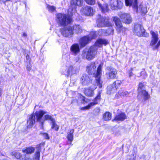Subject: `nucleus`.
Returning <instances> with one entry per match:
<instances>
[{"instance_id":"37998d69","label":"nucleus","mask_w":160,"mask_h":160,"mask_svg":"<svg viewBox=\"0 0 160 160\" xmlns=\"http://www.w3.org/2000/svg\"><path fill=\"white\" fill-rule=\"evenodd\" d=\"M133 70V68H131L130 70H129V77L130 78L133 75V73L132 72V71Z\"/></svg>"},{"instance_id":"b1692460","label":"nucleus","mask_w":160,"mask_h":160,"mask_svg":"<svg viewBox=\"0 0 160 160\" xmlns=\"http://www.w3.org/2000/svg\"><path fill=\"white\" fill-rule=\"evenodd\" d=\"M129 93L126 91L120 90L115 95V98H122L125 96H128Z\"/></svg>"},{"instance_id":"49530a36","label":"nucleus","mask_w":160,"mask_h":160,"mask_svg":"<svg viewBox=\"0 0 160 160\" xmlns=\"http://www.w3.org/2000/svg\"><path fill=\"white\" fill-rule=\"evenodd\" d=\"M31 69V65L28 66L27 68V69L28 71H30Z\"/></svg>"},{"instance_id":"cd10ccee","label":"nucleus","mask_w":160,"mask_h":160,"mask_svg":"<svg viewBox=\"0 0 160 160\" xmlns=\"http://www.w3.org/2000/svg\"><path fill=\"white\" fill-rule=\"evenodd\" d=\"M74 132V130L73 129L71 130L68 133L67 138L68 140L70 142V144H71V142L73 140V133Z\"/></svg>"},{"instance_id":"c9c22d12","label":"nucleus","mask_w":160,"mask_h":160,"mask_svg":"<svg viewBox=\"0 0 160 160\" xmlns=\"http://www.w3.org/2000/svg\"><path fill=\"white\" fill-rule=\"evenodd\" d=\"M47 8L50 12H53L55 11L56 9L55 7L54 6L47 5Z\"/></svg>"},{"instance_id":"864d4df0","label":"nucleus","mask_w":160,"mask_h":160,"mask_svg":"<svg viewBox=\"0 0 160 160\" xmlns=\"http://www.w3.org/2000/svg\"><path fill=\"white\" fill-rule=\"evenodd\" d=\"M28 57H29V55H27V56H26V58H28Z\"/></svg>"},{"instance_id":"e433bc0d","label":"nucleus","mask_w":160,"mask_h":160,"mask_svg":"<svg viewBox=\"0 0 160 160\" xmlns=\"http://www.w3.org/2000/svg\"><path fill=\"white\" fill-rule=\"evenodd\" d=\"M144 86L143 84L141 82L138 85V92H139L144 89Z\"/></svg>"},{"instance_id":"4c0bfd02","label":"nucleus","mask_w":160,"mask_h":160,"mask_svg":"<svg viewBox=\"0 0 160 160\" xmlns=\"http://www.w3.org/2000/svg\"><path fill=\"white\" fill-rule=\"evenodd\" d=\"M88 4L93 5L95 4L96 1L95 0H84Z\"/></svg>"},{"instance_id":"5701e85b","label":"nucleus","mask_w":160,"mask_h":160,"mask_svg":"<svg viewBox=\"0 0 160 160\" xmlns=\"http://www.w3.org/2000/svg\"><path fill=\"white\" fill-rule=\"evenodd\" d=\"M125 3L126 6H132L134 9L137 10V0H125Z\"/></svg>"},{"instance_id":"473e14b6","label":"nucleus","mask_w":160,"mask_h":160,"mask_svg":"<svg viewBox=\"0 0 160 160\" xmlns=\"http://www.w3.org/2000/svg\"><path fill=\"white\" fill-rule=\"evenodd\" d=\"M44 118L45 120H49L50 122H52L55 120V119L52 116L48 114L45 115L44 116Z\"/></svg>"},{"instance_id":"603ef678","label":"nucleus","mask_w":160,"mask_h":160,"mask_svg":"<svg viewBox=\"0 0 160 160\" xmlns=\"http://www.w3.org/2000/svg\"><path fill=\"white\" fill-rule=\"evenodd\" d=\"M97 110L98 112H99L100 111V109L99 108H98Z\"/></svg>"},{"instance_id":"423d86ee","label":"nucleus","mask_w":160,"mask_h":160,"mask_svg":"<svg viewBox=\"0 0 160 160\" xmlns=\"http://www.w3.org/2000/svg\"><path fill=\"white\" fill-rule=\"evenodd\" d=\"M83 3V0H72L69 8L68 11V14L72 16L73 13L76 11V6H81Z\"/></svg>"},{"instance_id":"20e7f679","label":"nucleus","mask_w":160,"mask_h":160,"mask_svg":"<svg viewBox=\"0 0 160 160\" xmlns=\"http://www.w3.org/2000/svg\"><path fill=\"white\" fill-rule=\"evenodd\" d=\"M57 21L61 26H66L71 22L72 21L71 16L67 15L64 14L58 13L57 16Z\"/></svg>"},{"instance_id":"79ce46f5","label":"nucleus","mask_w":160,"mask_h":160,"mask_svg":"<svg viewBox=\"0 0 160 160\" xmlns=\"http://www.w3.org/2000/svg\"><path fill=\"white\" fill-rule=\"evenodd\" d=\"M42 135L46 139H49V137L48 135V133H43L42 134Z\"/></svg>"},{"instance_id":"39448f33","label":"nucleus","mask_w":160,"mask_h":160,"mask_svg":"<svg viewBox=\"0 0 160 160\" xmlns=\"http://www.w3.org/2000/svg\"><path fill=\"white\" fill-rule=\"evenodd\" d=\"M66 68L65 72H63V73L67 76L77 73L78 72V69L73 66L69 62H67L66 64Z\"/></svg>"},{"instance_id":"bb28decb","label":"nucleus","mask_w":160,"mask_h":160,"mask_svg":"<svg viewBox=\"0 0 160 160\" xmlns=\"http://www.w3.org/2000/svg\"><path fill=\"white\" fill-rule=\"evenodd\" d=\"M98 4L102 12H107L109 11V9L108 8V5L107 3H105L102 5V4L99 2H98Z\"/></svg>"},{"instance_id":"c85d7f7f","label":"nucleus","mask_w":160,"mask_h":160,"mask_svg":"<svg viewBox=\"0 0 160 160\" xmlns=\"http://www.w3.org/2000/svg\"><path fill=\"white\" fill-rule=\"evenodd\" d=\"M138 94L143 96V99L145 100L148 99L149 97L148 92L144 90L138 92Z\"/></svg>"},{"instance_id":"4be33fe9","label":"nucleus","mask_w":160,"mask_h":160,"mask_svg":"<svg viewBox=\"0 0 160 160\" xmlns=\"http://www.w3.org/2000/svg\"><path fill=\"white\" fill-rule=\"evenodd\" d=\"M96 88V87L95 86L94 88L90 87L86 88L84 90V93L88 96L93 97L94 95V91Z\"/></svg>"},{"instance_id":"c03bdc74","label":"nucleus","mask_w":160,"mask_h":160,"mask_svg":"<svg viewBox=\"0 0 160 160\" xmlns=\"http://www.w3.org/2000/svg\"><path fill=\"white\" fill-rule=\"evenodd\" d=\"M12 0H0V2L1 3H3L4 4H5L6 2L11 1Z\"/></svg>"},{"instance_id":"0eeeda50","label":"nucleus","mask_w":160,"mask_h":160,"mask_svg":"<svg viewBox=\"0 0 160 160\" xmlns=\"http://www.w3.org/2000/svg\"><path fill=\"white\" fill-rule=\"evenodd\" d=\"M133 32L135 34L139 37H147L148 36V34L145 32V30L142 25L139 24H135Z\"/></svg>"},{"instance_id":"412c9836","label":"nucleus","mask_w":160,"mask_h":160,"mask_svg":"<svg viewBox=\"0 0 160 160\" xmlns=\"http://www.w3.org/2000/svg\"><path fill=\"white\" fill-rule=\"evenodd\" d=\"M137 12H139L142 14L145 15L147 12V8L145 5H140L138 7L137 6V10L134 9Z\"/></svg>"},{"instance_id":"f8f14e48","label":"nucleus","mask_w":160,"mask_h":160,"mask_svg":"<svg viewBox=\"0 0 160 160\" xmlns=\"http://www.w3.org/2000/svg\"><path fill=\"white\" fill-rule=\"evenodd\" d=\"M122 83L121 81L117 80L111 85L107 87V93L110 94L112 92H115L118 88L121 85Z\"/></svg>"},{"instance_id":"9b49d317","label":"nucleus","mask_w":160,"mask_h":160,"mask_svg":"<svg viewBox=\"0 0 160 160\" xmlns=\"http://www.w3.org/2000/svg\"><path fill=\"white\" fill-rule=\"evenodd\" d=\"M96 37V34L94 32H92L88 36L84 37L80 40V44L82 47H84L92 39Z\"/></svg>"},{"instance_id":"4468645a","label":"nucleus","mask_w":160,"mask_h":160,"mask_svg":"<svg viewBox=\"0 0 160 160\" xmlns=\"http://www.w3.org/2000/svg\"><path fill=\"white\" fill-rule=\"evenodd\" d=\"M101 91H99L96 97L94 99L93 102L90 103L86 107H82L81 108L82 110H86L89 109L90 108L93 106L97 104L98 102L101 100Z\"/></svg>"},{"instance_id":"aec40b11","label":"nucleus","mask_w":160,"mask_h":160,"mask_svg":"<svg viewBox=\"0 0 160 160\" xmlns=\"http://www.w3.org/2000/svg\"><path fill=\"white\" fill-rule=\"evenodd\" d=\"M82 13L86 16H91L93 14V9L90 6H86L81 10Z\"/></svg>"},{"instance_id":"f03ea898","label":"nucleus","mask_w":160,"mask_h":160,"mask_svg":"<svg viewBox=\"0 0 160 160\" xmlns=\"http://www.w3.org/2000/svg\"><path fill=\"white\" fill-rule=\"evenodd\" d=\"M102 64H100L97 69V72L95 74L96 66L95 62H92L88 65L87 67V71L90 74L94 75L97 85L99 88L102 87V82L101 81L100 78L102 74Z\"/></svg>"},{"instance_id":"9d476101","label":"nucleus","mask_w":160,"mask_h":160,"mask_svg":"<svg viewBox=\"0 0 160 160\" xmlns=\"http://www.w3.org/2000/svg\"><path fill=\"white\" fill-rule=\"evenodd\" d=\"M112 19L115 24L116 29L118 32H123L126 31V28L122 26V23L119 18L114 17Z\"/></svg>"},{"instance_id":"a878e982","label":"nucleus","mask_w":160,"mask_h":160,"mask_svg":"<svg viewBox=\"0 0 160 160\" xmlns=\"http://www.w3.org/2000/svg\"><path fill=\"white\" fill-rule=\"evenodd\" d=\"M71 27L73 34V33L78 34L81 32L82 31V28L79 25H75Z\"/></svg>"},{"instance_id":"f704fd0d","label":"nucleus","mask_w":160,"mask_h":160,"mask_svg":"<svg viewBox=\"0 0 160 160\" xmlns=\"http://www.w3.org/2000/svg\"><path fill=\"white\" fill-rule=\"evenodd\" d=\"M112 26L111 28H109L108 30H105V33L106 35H109L112 34H113L114 32V30L112 28Z\"/></svg>"},{"instance_id":"2f4dec72","label":"nucleus","mask_w":160,"mask_h":160,"mask_svg":"<svg viewBox=\"0 0 160 160\" xmlns=\"http://www.w3.org/2000/svg\"><path fill=\"white\" fill-rule=\"evenodd\" d=\"M50 124L51 126L52 129L56 131L58 130L59 126L57 124L55 120L52 122H50Z\"/></svg>"},{"instance_id":"09e8293b","label":"nucleus","mask_w":160,"mask_h":160,"mask_svg":"<svg viewBox=\"0 0 160 160\" xmlns=\"http://www.w3.org/2000/svg\"><path fill=\"white\" fill-rule=\"evenodd\" d=\"M2 90L1 88H0V97L2 94Z\"/></svg>"},{"instance_id":"f257e3e1","label":"nucleus","mask_w":160,"mask_h":160,"mask_svg":"<svg viewBox=\"0 0 160 160\" xmlns=\"http://www.w3.org/2000/svg\"><path fill=\"white\" fill-rule=\"evenodd\" d=\"M47 112L43 110H39L36 112L35 113L30 115L27 122V129H30L32 128L34 124L35 119L37 122H39L41 124V128H43V123L45 120L42 119L43 115Z\"/></svg>"},{"instance_id":"3c124183","label":"nucleus","mask_w":160,"mask_h":160,"mask_svg":"<svg viewBox=\"0 0 160 160\" xmlns=\"http://www.w3.org/2000/svg\"><path fill=\"white\" fill-rule=\"evenodd\" d=\"M158 132V133L160 134V128L159 129Z\"/></svg>"},{"instance_id":"de8ad7c7","label":"nucleus","mask_w":160,"mask_h":160,"mask_svg":"<svg viewBox=\"0 0 160 160\" xmlns=\"http://www.w3.org/2000/svg\"><path fill=\"white\" fill-rule=\"evenodd\" d=\"M27 34L25 32L23 33L22 36L23 37H26L27 36Z\"/></svg>"},{"instance_id":"ea45409f","label":"nucleus","mask_w":160,"mask_h":160,"mask_svg":"<svg viewBox=\"0 0 160 160\" xmlns=\"http://www.w3.org/2000/svg\"><path fill=\"white\" fill-rule=\"evenodd\" d=\"M98 34L99 36L104 35L105 33V30L102 29H100L98 32Z\"/></svg>"},{"instance_id":"f3484780","label":"nucleus","mask_w":160,"mask_h":160,"mask_svg":"<svg viewBox=\"0 0 160 160\" xmlns=\"http://www.w3.org/2000/svg\"><path fill=\"white\" fill-rule=\"evenodd\" d=\"M62 34L64 36L67 37H71L73 35L72 28L69 27L64 28L61 29Z\"/></svg>"},{"instance_id":"7c9ffc66","label":"nucleus","mask_w":160,"mask_h":160,"mask_svg":"<svg viewBox=\"0 0 160 160\" xmlns=\"http://www.w3.org/2000/svg\"><path fill=\"white\" fill-rule=\"evenodd\" d=\"M34 148H28L22 150V151L23 152L27 153L30 154L34 152Z\"/></svg>"},{"instance_id":"ddd939ff","label":"nucleus","mask_w":160,"mask_h":160,"mask_svg":"<svg viewBox=\"0 0 160 160\" xmlns=\"http://www.w3.org/2000/svg\"><path fill=\"white\" fill-rule=\"evenodd\" d=\"M118 15L124 23L129 24L132 22V18L129 13L120 12Z\"/></svg>"},{"instance_id":"c756f323","label":"nucleus","mask_w":160,"mask_h":160,"mask_svg":"<svg viewBox=\"0 0 160 160\" xmlns=\"http://www.w3.org/2000/svg\"><path fill=\"white\" fill-rule=\"evenodd\" d=\"M112 114L108 112H106L103 115V119L105 121H108L111 118Z\"/></svg>"},{"instance_id":"8fccbe9b","label":"nucleus","mask_w":160,"mask_h":160,"mask_svg":"<svg viewBox=\"0 0 160 160\" xmlns=\"http://www.w3.org/2000/svg\"><path fill=\"white\" fill-rule=\"evenodd\" d=\"M25 160H31V159L30 158H26Z\"/></svg>"},{"instance_id":"a19ab883","label":"nucleus","mask_w":160,"mask_h":160,"mask_svg":"<svg viewBox=\"0 0 160 160\" xmlns=\"http://www.w3.org/2000/svg\"><path fill=\"white\" fill-rule=\"evenodd\" d=\"M78 96L80 99L81 100L82 103H84V102H86L85 100V98L84 97L80 94H78Z\"/></svg>"},{"instance_id":"dca6fc26","label":"nucleus","mask_w":160,"mask_h":160,"mask_svg":"<svg viewBox=\"0 0 160 160\" xmlns=\"http://www.w3.org/2000/svg\"><path fill=\"white\" fill-rule=\"evenodd\" d=\"M106 75L109 78H114L117 73V70L112 67H108L107 69Z\"/></svg>"},{"instance_id":"6e6552de","label":"nucleus","mask_w":160,"mask_h":160,"mask_svg":"<svg viewBox=\"0 0 160 160\" xmlns=\"http://www.w3.org/2000/svg\"><path fill=\"white\" fill-rule=\"evenodd\" d=\"M150 33L152 35L151 41L150 45L152 47H154L153 48L154 49L158 48L160 45V40L156 44L158 40V34L157 32H155L152 31H150Z\"/></svg>"},{"instance_id":"7ed1b4c3","label":"nucleus","mask_w":160,"mask_h":160,"mask_svg":"<svg viewBox=\"0 0 160 160\" xmlns=\"http://www.w3.org/2000/svg\"><path fill=\"white\" fill-rule=\"evenodd\" d=\"M108 42L105 39H99L97 40L95 45L91 46L87 52L86 58L88 60L92 59L97 53V47H101L102 45H106Z\"/></svg>"},{"instance_id":"2eb2a0df","label":"nucleus","mask_w":160,"mask_h":160,"mask_svg":"<svg viewBox=\"0 0 160 160\" xmlns=\"http://www.w3.org/2000/svg\"><path fill=\"white\" fill-rule=\"evenodd\" d=\"M109 5L112 9H121L123 6V3L120 0H110Z\"/></svg>"},{"instance_id":"a18cd8bd","label":"nucleus","mask_w":160,"mask_h":160,"mask_svg":"<svg viewBox=\"0 0 160 160\" xmlns=\"http://www.w3.org/2000/svg\"><path fill=\"white\" fill-rule=\"evenodd\" d=\"M136 157V155L134 154H133L132 157L129 160H135Z\"/></svg>"},{"instance_id":"72a5a7b5","label":"nucleus","mask_w":160,"mask_h":160,"mask_svg":"<svg viewBox=\"0 0 160 160\" xmlns=\"http://www.w3.org/2000/svg\"><path fill=\"white\" fill-rule=\"evenodd\" d=\"M12 155L17 159L19 158L21 156V154L17 151H14L12 152Z\"/></svg>"},{"instance_id":"1a4fd4ad","label":"nucleus","mask_w":160,"mask_h":160,"mask_svg":"<svg viewBox=\"0 0 160 160\" xmlns=\"http://www.w3.org/2000/svg\"><path fill=\"white\" fill-rule=\"evenodd\" d=\"M97 23L98 26L99 27L112 26V24L109 22L108 19L102 17L100 15H98L97 17Z\"/></svg>"},{"instance_id":"393cba45","label":"nucleus","mask_w":160,"mask_h":160,"mask_svg":"<svg viewBox=\"0 0 160 160\" xmlns=\"http://www.w3.org/2000/svg\"><path fill=\"white\" fill-rule=\"evenodd\" d=\"M126 116L125 113L123 112H121L116 116L114 120L118 122L122 121L126 119Z\"/></svg>"},{"instance_id":"58836bf2","label":"nucleus","mask_w":160,"mask_h":160,"mask_svg":"<svg viewBox=\"0 0 160 160\" xmlns=\"http://www.w3.org/2000/svg\"><path fill=\"white\" fill-rule=\"evenodd\" d=\"M40 156V152L39 151H37L35 154L34 160H39Z\"/></svg>"},{"instance_id":"a211bd4d","label":"nucleus","mask_w":160,"mask_h":160,"mask_svg":"<svg viewBox=\"0 0 160 160\" xmlns=\"http://www.w3.org/2000/svg\"><path fill=\"white\" fill-rule=\"evenodd\" d=\"M92 79L88 76L84 74L81 78V82L83 85H88L90 83Z\"/></svg>"},{"instance_id":"6ab92c4d","label":"nucleus","mask_w":160,"mask_h":160,"mask_svg":"<svg viewBox=\"0 0 160 160\" xmlns=\"http://www.w3.org/2000/svg\"><path fill=\"white\" fill-rule=\"evenodd\" d=\"M71 53L72 55H76L80 51V48L78 44H73L70 48Z\"/></svg>"}]
</instances>
